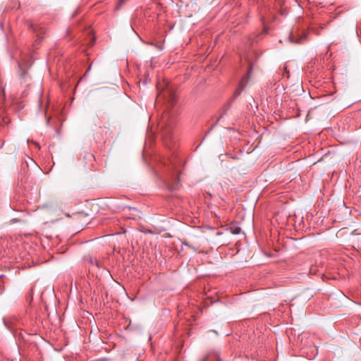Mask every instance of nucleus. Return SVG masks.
<instances>
[{
  "mask_svg": "<svg viewBox=\"0 0 361 361\" xmlns=\"http://www.w3.org/2000/svg\"><path fill=\"white\" fill-rule=\"evenodd\" d=\"M252 69V67L250 65L247 75H245L241 79V80L240 81V82L238 84V86L237 87L236 91H235V94L236 95H239L243 91V90L246 87V86H247V85L248 83L249 78H250V77L251 75Z\"/></svg>",
  "mask_w": 361,
  "mask_h": 361,
  "instance_id": "1",
  "label": "nucleus"
},
{
  "mask_svg": "<svg viewBox=\"0 0 361 361\" xmlns=\"http://www.w3.org/2000/svg\"><path fill=\"white\" fill-rule=\"evenodd\" d=\"M268 32V29L264 27L263 30L259 33H254L250 37V41L252 44L255 43H259L260 39L263 38V37L267 35Z\"/></svg>",
  "mask_w": 361,
  "mask_h": 361,
  "instance_id": "2",
  "label": "nucleus"
},
{
  "mask_svg": "<svg viewBox=\"0 0 361 361\" xmlns=\"http://www.w3.org/2000/svg\"><path fill=\"white\" fill-rule=\"evenodd\" d=\"M32 65V62L29 61H22L18 63V67L20 71V76L24 78L27 75V68Z\"/></svg>",
  "mask_w": 361,
  "mask_h": 361,
  "instance_id": "3",
  "label": "nucleus"
},
{
  "mask_svg": "<svg viewBox=\"0 0 361 361\" xmlns=\"http://www.w3.org/2000/svg\"><path fill=\"white\" fill-rule=\"evenodd\" d=\"M126 1L127 0H118L116 8L119 9L122 6V5L125 4Z\"/></svg>",
  "mask_w": 361,
  "mask_h": 361,
  "instance_id": "4",
  "label": "nucleus"
},
{
  "mask_svg": "<svg viewBox=\"0 0 361 361\" xmlns=\"http://www.w3.org/2000/svg\"><path fill=\"white\" fill-rule=\"evenodd\" d=\"M240 231V228H236L234 231H233V233L235 234H238Z\"/></svg>",
  "mask_w": 361,
  "mask_h": 361,
  "instance_id": "5",
  "label": "nucleus"
}]
</instances>
